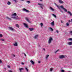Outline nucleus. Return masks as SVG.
Segmentation results:
<instances>
[{
	"instance_id": "obj_1",
	"label": "nucleus",
	"mask_w": 72,
	"mask_h": 72,
	"mask_svg": "<svg viewBox=\"0 0 72 72\" xmlns=\"http://www.w3.org/2000/svg\"><path fill=\"white\" fill-rule=\"evenodd\" d=\"M16 15H17V14H16V13H15L14 14H13L12 15V18H13L14 19H15V20H17V19H18V16H17L16 17H14V16H16Z\"/></svg>"
},
{
	"instance_id": "obj_2",
	"label": "nucleus",
	"mask_w": 72,
	"mask_h": 72,
	"mask_svg": "<svg viewBox=\"0 0 72 72\" xmlns=\"http://www.w3.org/2000/svg\"><path fill=\"white\" fill-rule=\"evenodd\" d=\"M53 40L52 37L50 38L48 40V43L50 44L51 43V41H53Z\"/></svg>"
},
{
	"instance_id": "obj_3",
	"label": "nucleus",
	"mask_w": 72,
	"mask_h": 72,
	"mask_svg": "<svg viewBox=\"0 0 72 72\" xmlns=\"http://www.w3.org/2000/svg\"><path fill=\"white\" fill-rule=\"evenodd\" d=\"M60 8H62V9H63V10H64V11L65 12H67V10L66 8H64L63 6H60Z\"/></svg>"
},
{
	"instance_id": "obj_4",
	"label": "nucleus",
	"mask_w": 72,
	"mask_h": 72,
	"mask_svg": "<svg viewBox=\"0 0 72 72\" xmlns=\"http://www.w3.org/2000/svg\"><path fill=\"white\" fill-rule=\"evenodd\" d=\"M59 58H60V59H63V58H65V56H64V55H60L59 57Z\"/></svg>"
},
{
	"instance_id": "obj_5",
	"label": "nucleus",
	"mask_w": 72,
	"mask_h": 72,
	"mask_svg": "<svg viewBox=\"0 0 72 72\" xmlns=\"http://www.w3.org/2000/svg\"><path fill=\"white\" fill-rule=\"evenodd\" d=\"M38 5H40V6L42 9H43V8H42V6H44V5H43V4H42L38 3Z\"/></svg>"
},
{
	"instance_id": "obj_6",
	"label": "nucleus",
	"mask_w": 72,
	"mask_h": 72,
	"mask_svg": "<svg viewBox=\"0 0 72 72\" xmlns=\"http://www.w3.org/2000/svg\"><path fill=\"white\" fill-rule=\"evenodd\" d=\"M23 11H24V12H27V13H30V11L25 8L23 9Z\"/></svg>"
},
{
	"instance_id": "obj_7",
	"label": "nucleus",
	"mask_w": 72,
	"mask_h": 72,
	"mask_svg": "<svg viewBox=\"0 0 72 72\" xmlns=\"http://www.w3.org/2000/svg\"><path fill=\"white\" fill-rule=\"evenodd\" d=\"M8 28L11 31H14V29H13V28L12 27H8Z\"/></svg>"
},
{
	"instance_id": "obj_8",
	"label": "nucleus",
	"mask_w": 72,
	"mask_h": 72,
	"mask_svg": "<svg viewBox=\"0 0 72 72\" xmlns=\"http://www.w3.org/2000/svg\"><path fill=\"white\" fill-rule=\"evenodd\" d=\"M23 24L25 26V27H26V28H28V25L26 24L25 23H23Z\"/></svg>"
},
{
	"instance_id": "obj_9",
	"label": "nucleus",
	"mask_w": 72,
	"mask_h": 72,
	"mask_svg": "<svg viewBox=\"0 0 72 72\" xmlns=\"http://www.w3.org/2000/svg\"><path fill=\"white\" fill-rule=\"evenodd\" d=\"M14 45L15 46H18V44H17V42H15L14 44Z\"/></svg>"
},
{
	"instance_id": "obj_10",
	"label": "nucleus",
	"mask_w": 72,
	"mask_h": 72,
	"mask_svg": "<svg viewBox=\"0 0 72 72\" xmlns=\"http://www.w3.org/2000/svg\"><path fill=\"white\" fill-rule=\"evenodd\" d=\"M68 13L70 14V16H72V13H71V12H70L69 11H68Z\"/></svg>"
},
{
	"instance_id": "obj_11",
	"label": "nucleus",
	"mask_w": 72,
	"mask_h": 72,
	"mask_svg": "<svg viewBox=\"0 0 72 72\" xmlns=\"http://www.w3.org/2000/svg\"><path fill=\"white\" fill-rule=\"evenodd\" d=\"M25 19H26V21H27V22H29V23H30V20H29L27 18V17H26L25 18Z\"/></svg>"
},
{
	"instance_id": "obj_12",
	"label": "nucleus",
	"mask_w": 72,
	"mask_h": 72,
	"mask_svg": "<svg viewBox=\"0 0 72 72\" xmlns=\"http://www.w3.org/2000/svg\"><path fill=\"white\" fill-rule=\"evenodd\" d=\"M58 1L61 4V3H63L64 2L62 0H59Z\"/></svg>"
},
{
	"instance_id": "obj_13",
	"label": "nucleus",
	"mask_w": 72,
	"mask_h": 72,
	"mask_svg": "<svg viewBox=\"0 0 72 72\" xmlns=\"http://www.w3.org/2000/svg\"><path fill=\"white\" fill-rule=\"evenodd\" d=\"M68 44L69 45H72V42H70L68 43Z\"/></svg>"
},
{
	"instance_id": "obj_14",
	"label": "nucleus",
	"mask_w": 72,
	"mask_h": 72,
	"mask_svg": "<svg viewBox=\"0 0 72 72\" xmlns=\"http://www.w3.org/2000/svg\"><path fill=\"white\" fill-rule=\"evenodd\" d=\"M50 9L52 10V11H53V12H54V9H53V8H52L51 7H50Z\"/></svg>"
},
{
	"instance_id": "obj_15",
	"label": "nucleus",
	"mask_w": 72,
	"mask_h": 72,
	"mask_svg": "<svg viewBox=\"0 0 72 72\" xmlns=\"http://www.w3.org/2000/svg\"><path fill=\"white\" fill-rule=\"evenodd\" d=\"M51 25H52V26H54V21H53L51 22Z\"/></svg>"
},
{
	"instance_id": "obj_16",
	"label": "nucleus",
	"mask_w": 72,
	"mask_h": 72,
	"mask_svg": "<svg viewBox=\"0 0 72 72\" xmlns=\"http://www.w3.org/2000/svg\"><path fill=\"white\" fill-rule=\"evenodd\" d=\"M30 62H31V63H32V64H33V65H34V62H33V60H31L30 61Z\"/></svg>"
},
{
	"instance_id": "obj_17",
	"label": "nucleus",
	"mask_w": 72,
	"mask_h": 72,
	"mask_svg": "<svg viewBox=\"0 0 72 72\" xmlns=\"http://www.w3.org/2000/svg\"><path fill=\"white\" fill-rule=\"evenodd\" d=\"M6 18L7 19H8V20H11V19H11V18H10L9 17H6Z\"/></svg>"
},
{
	"instance_id": "obj_18",
	"label": "nucleus",
	"mask_w": 72,
	"mask_h": 72,
	"mask_svg": "<svg viewBox=\"0 0 72 72\" xmlns=\"http://www.w3.org/2000/svg\"><path fill=\"white\" fill-rule=\"evenodd\" d=\"M29 30H30V31H33V30H34V29H33V28H29Z\"/></svg>"
},
{
	"instance_id": "obj_19",
	"label": "nucleus",
	"mask_w": 72,
	"mask_h": 72,
	"mask_svg": "<svg viewBox=\"0 0 72 72\" xmlns=\"http://www.w3.org/2000/svg\"><path fill=\"white\" fill-rule=\"evenodd\" d=\"M37 37H38V35H36L34 37V38L35 39H36L37 38Z\"/></svg>"
},
{
	"instance_id": "obj_20",
	"label": "nucleus",
	"mask_w": 72,
	"mask_h": 72,
	"mask_svg": "<svg viewBox=\"0 0 72 72\" xmlns=\"http://www.w3.org/2000/svg\"><path fill=\"white\" fill-rule=\"evenodd\" d=\"M49 57V55H46V59H48V58Z\"/></svg>"
},
{
	"instance_id": "obj_21",
	"label": "nucleus",
	"mask_w": 72,
	"mask_h": 72,
	"mask_svg": "<svg viewBox=\"0 0 72 72\" xmlns=\"http://www.w3.org/2000/svg\"><path fill=\"white\" fill-rule=\"evenodd\" d=\"M11 4V3H10V2L9 1H8L7 3V4L8 5H10Z\"/></svg>"
},
{
	"instance_id": "obj_22",
	"label": "nucleus",
	"mask_w": 72,
	"mask_h": 72,
	"mask_svg": "<svg viewBox=\"0 0 72 72\" xmlns=\"http://www.w3.org/2000/svg\"><path fill=\"white\" fill-rule=\"evenodd\" d=\"M15 26L16 27H17L18 28H19V25H18V24H16L15 25Z\"/></svg>"
},
{
	"instance_id": "obj_23",
	"label": "nucleus",
	"mask_w": 72,
	"mask_h": 72,
	"mask_svg": "<svg viewBox=\"0 0 72 72\" xmlns=\"http://www.w3.org/2000/svg\"><path fill=\"white\" fill-rule=\"evenodd\" d=\"M50 29L51 31H53V30H53V29L52 28H51V27L50 28Z\"/></svg>"
},
{
	"instance_id": "obj_24",
	"label": "nucleus",
	"mask_w": 72,
	"mask_h": 72,
	"mask_svg": "<svg viewBox=\"0 0 72 72\" xmlns=\"http://www.w3.org/2000/svg\"><path fill=\"white\" fill-rule=\"evenodd\" d=\"M22 69H23V68H19V70L20 71H22Z\"/></svg>"
},
{
	"instance_id": "obj_25",
	"label": "nucleus",
	"mask_w": 72,
	"mask_h": 72,
	"mask_svg": "<svg viewBox=\"0 0 72 72\" xmlns=\"http://www.w3.org/2000/svg\"><path fill=\"white\" fill-rule=\"evenodd\" d=\"M40 25L41 27H42V26H43V23H41L40 24Z\"/></svg>"
},
{
	"instance_id": "obj_26",
	"label": "nucleus",
	"mask_w": 72,
	"mask_h": 72,
	"mask_svg": "<svg viewBox=\"0 0 72 72\" xmlns=\"http://www.w3.org/2000/svg\"><path fill=\"white\" fill-rule=\"evenodd\" d=\"M53 16H54V17H55V18H57V16H56V15H54V14H53Z\"/></svg>"
},
{
	"instance_id": "obj_27",
	"label": "nucleus",
	"mask_w": 72,
	"mask_h": 72,
	"mask_svg": "<svg viewBox=\"0 0 72 72\" xmlns=\"http://www.w3.org/2000/svg\"><path fill=\"white\" fill-rule=\"evenodd\" d=\"M68 40H69V41H72V38H69Z\"/></svg>"
},
{
	"instance_id": "obj_28",
	"label": "nucleus",
	"mask_w": 72,
	"mask_h": 72,
	"mask_svg": "<svg viewBox=\"0 0 72 72\" xmlns=\"http://www.w3.org/2000/svg\"><path fill=\"white\" fill-rule=\"evenodd\" d=\"M25 69H26V70L27 71V72H28V69H27V68H25Z\"/></svg>"
},
{
	"instance_id": "obj_29",
	"label": "nucleus",
	"mask_w": 72,
	"mask_h": 72,
	"mask_svg": "<svg viewBox=\"0 0 72 72\" xmlns=\"http://www.w3.org/2000/svg\"><path fill=\"white\" fill-rule=\"evenodd\" d=\"M53 69L51 68H50V71H53Z\"/></svg>"
},
{
	"instance_id": "obj_30",
	"label": "nucleus",
	"mask_w": 72,
	"mask_h": 72,
	"mask_svg": "<svg viewBox=\"0 0 72 72\" xmlns=\"http://www.w3.org/2000/svg\"><path fill=\"white\" fill-rule=\"evenodd\" d=\"M0 37H3V35L2 34H0Z\"/></svg>"
},
{
	"instance_id": "obj_31",
	"label": "nucleus",
	"mask_w": 72,
	"mask_h": 72,
	"mask_svg": "<svg viewBox=\"0 0 72 72\" xmlns=\"http://www.w3.org/2000/svg\"><path fill=\"white\" fill-rule=\"evenodd\" d=\"M59 50H58L57 51H55V53H57V52H58V51H59Z\"/></svg>"
},
{
	"instance_id": "obj_32",
	"label": "nucleus",
	"mask_w": 72,
	"mask_h": 72,
	"mask_svg": "<svg viewBox=\"0 0 72 72\" xmlns=\"http://www.w3.org/2000/svg\"><path fill=\"white\" fill-rule=\"evenodd\" d=\"M69 24H68V23H66V25L67 26H69Z\"/></svg>"
},
{
	"instance_id": "obj_33",
	"label": "nucleus",
	"mask_w": 72,
	"mask_h": 72,
	"mask_svg": "<svg viewBox=\"0 0 72 72\" xmlns=\"http://www.w3.org/2000/svg\"><path fill=\"white\" fill-rule=\"evenodd\" d=\"M7 67L8 68H10V67L9 65L7 66Z\"/></svg>"
},
{
	"instance_id": "obj_34",
	"label": "nucleus",
	"mask_w": 72,
	"mask_h": 72,
	"mask_svg": "<svg viewBox=\"0 0 72 72\" xmlns=\"http://www.w3.org/2000/svg\"><path fill=\"white\" fill-rule=\"evenodd\" d=\"M64 72V70H62L61 71V72Z\"/></svg>"
},
{
	"instance_id": "obj_35",
	"label": "nucleus",
	"mask_w": 72,
	"mask_h": 72,
	"mask_svg": "<svg viewBox=\"0 0 72 72\" xmlns=\"http://www.w3.org/2000/svg\"><path fill=\"white\" fill-rule=\"evenodd\" d=\"M27 3H30V1H27Z\"/></svg>"
},
{
	"instance_id": "obj_36",
	"label": "nucleus",
	"mask_w": 72,
	"mask_h": 72,
	"mask_svg": "<svg viewBox=\"0 0 72 72\" xmlns=\"http://www.w3.org/2000/svg\"><path fill=\"white\" fill-rule=\"evenodd\" d=\"M2 61H1V60H0V63H2Z\"/></svg>"
},
{
	"instance_id": "obj_37",
	"label": "nucleus",
	"mask_w": 72,
	"mask_h": 72,
	"mask_svg": "<svg viewBox=\"0 0 72 72\" xmlns=\"http://www.w3.org/2000/svg\"><path fill=\"white\" fill-rule=\"evenodd\" d=\"M21 64L22 65H24V63H23V62H22L21 63Z\"/></svg>"
},
{
	"instance_id": "obj_38",
	"label": "nucleus",
	"mask_w": 72,
	"mask_h": 72,
	"mask_svg": "<svg viewBox=\"0 0 72 72\" xmlns=\"http://www.w3.org/2000/svg\"><path fill=\"white\" fill-rule=\"evenodd\" d=\"M13 56V57H15V55H12Z\"/></svg>"
},
{
	"instance_id": "obj_39",
	"label": "nucleus",
	"mask_w": 72,
	"mask_h": 72,
	"mask_svg": "<svg viewBox=\"0 0 72 72\" xmlns=\"http://www.w3.org/2000/svg\"><path fill=\"white\" fill-rule=\"evenodd\" d=\"M24 55L25 56V57H26V54H25V53H24Z\"/></svg>"
},
{
	"instance_id": "obj_40",
	"label": "nucleus",
	"mask_w": 72,
	"mask_h": 72,
	"mask_svg": "<svg viewBox=\"0 0 72 72\" xmlns=\"http://www.w3.org/2000/svg\"><path fill=\"white\" fill-rule=\"evenodd\" d=\"M55 5L57 6V7H58V6L57 4H55Z\"/></svg>"
},
{
	"instance_id": "obj_41",
	"label": "nucleus",
	"mask_w": 72,
	"mask_h": 72,
	"mask_svg": "<svg viewBox=\"0 0 72 72\" xmlns=\"http://www.w3.org/2000/svg\"><path fill=\"white\" fill-rule=\"evenodd\" d=\"M56 32L57 33H58V32H59V31H58V30H57Z\"/></svg>"
},
{
	"instance_id": "obj_42",
	"label": "nucleus",
	"mask_w": 72,
	"mask_h": 72,
	"mask_svg": "<svg viewBox=\"0 0 72 72\" xmlns=\"http://www.w3.org/2000/svg\"><path fill=\"white\" fill-rule=\"evenodd\" d=\"M1 40L3 41H4V39H2Z\"/></svg>"
},
{
	"instance_id": "obj_43",
	"label": "nucleus",
	"mask_w": 72,
	"mask_h": 72,
	"mask_svg": "<svg viewBox=\"0 0 72 72\" xmlns=\"http://www.w3.org/2000/svg\"><path fill=\"white\" fill-rule=\"evenodd\" d=\"M38 63H40V61H38Z\"/></svg>"
},
{
	"instance_id": "obj_44",
	"label": "nucleus",
	"mask_w": 72,
	"mask_h": 72,
	"mask_svg": "<svg viewBox=\"0 0 72 72\" xmlns=\"http://www.w3.org/2000/svg\"><path fill=\"white\" fill-rule=\"evenodd\" d=\"M43 50H44V51H45V49L44 48Z\"/></svg>"
},
{
	"instance_id": "obj_45",
	"label": "nucleus",
	"mask_w": 72,
	"mask_h": 72,
	"mask_svg": "<svg viewBox=\"0 0 72 72\" xmlns=\"http://www.w3.org/2000/svg\"><path fill=\"white\" fill-rule=\"evenodd\" d=\"M60 12H62V13H63V11H61V10H60Z\"/></svg>"
},
{
	"instance_id": "obj_46",
	"label": "nucleus",
	"mask_w": 72,
	"mask_h": 72,
	"mask_svg": "<svg viewBox=\"0 0 72 72\" xmlns=\"http://www.w3.org/2000/svg\"><path fill=\"white\" fill-rule=\"evenodd\" d=\"M21 1H24V0H20Z\"/></svg>"
},
{
	"instance_id": "obj_47",
	"label": "nucleus",
	"mask_w": 72,
	"mask_h": 72,
	"mask_svg": "<svg viewBox=\"0 0 72 72\" xmlns=\"http://www.w3.org/2000/svg\"><path fill=\"white\" fill-rule=\"evenodd\" d=\"M14 0V1H16V0Z\"/></svg>"
},
{
	"instance_id": "obj_48",
	"label": "nucleus",
	"mask_w": 72,
	"mask_h": 72,
	"mask_svg": "<svg viewBox=\"0 0 72 72\" xmlns=\"http://www.w3.org/2000/svg\"><path fill=\"white\" fill-rule=\"evenodd\" d=\"M40 1H42V0H39Z\"/></svg>"
},
{
	"instance_id": "obj_49",
	"label": "nucleus",
	"mask_w": 72,
	"mask_h": 72,
	"mask_svg": "<svg viewBox=\"0 0 72 72\" xmlns=\"http://www.w3.org/2000/svg\"><path fill=\"white\" fill-rule=\"evenodd\" d=\"M71 22H72V19H71Z\"/></svg>"
},
{
	"instance_id": "obj_50",
	"label": "nucleus",
	"mask_w": 72,
	"mask_h": 72,
	"mask_svg": "<svg viewBox=\"0 0 72 72\" xmlns=\"http://www.w3.org/2000/svg\"><path fill=\"white\" fill-rule=\"evenodd\" d=\"M69 22H70V20H69Z\"/></svg>"
},
{
	"instance_id": "obj_51",
	"label": "nucleus",
	"mask_w": 72,
	"mask_h": 72,
	"mask_svg": "<svg viewBox=\"0 0 72 72\" xmlns=\"http://www.w3.org/2000/svg\"><path fill=\"white\" fill-rule=\"evenodd\" d=\"M20 72H22V71H21Z\"/></svg>"
}]
</instances>
